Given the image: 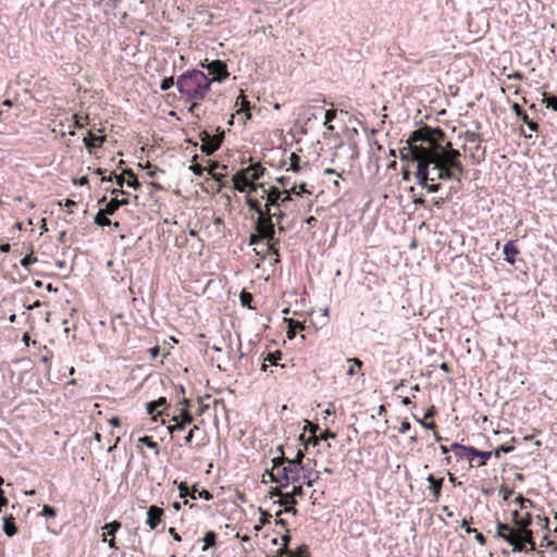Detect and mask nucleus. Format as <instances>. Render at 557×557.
I'll list each match as a JSON object with an SVG mask.
<instances>
[{"label": "nucleus", "mask_w": 557, "mask_h": 557, "mask_svg": "<svg viewBox=\"0 0 557 557\" xmlns=\"http://www.w3.org/2000/svg\"><path fill=\"white\" fill-rule=\"evenodd\" d=\"M122 524L121 522L114 520L110 523H106L102 527L103 533H102V542H107L108 536L114 537L115 533L121 529Z\"/></svg>", "instance_id": "23"}, {"label": "nucleus", "mask_w": 557, "mask_h": 557, "mask_svg": "<svg viewBox=\"0 0 557 557\" xmlns=\"http://www.w3.org/2000/svg\"><path fill=\"white\" fill-rule=\"evenodd\" d=\"M503 252L505 255V260L510 264H515L519 249L513 240H509L504 245Z\"/></svg>", "instance_id": "19"}, {"label": "nucleus", "mask_w": 557, "mask_h": 557, "mask_svg": "<svg viewBox=\"0 0 557 557\" xmlns=\"http://www.w3.org/2000/svg\"><path fill=\"white\" fill-rule=\"evenodd\" d=\"M450 448L458 459H467L468 460V451L456 448L455 443H453L450 445Z\"/></svg>", "instance_id": "57"}, {"label": "nucleus", "mask_w": 557, "mask_h": 557, "mask_svg": "<svg viewBox=\"0 0 557 557\" xmlns=\"http://www.w3.org/2000/svg\"><path fill=\"white\" fill-rule=\"evenodd\" d=\"M212 79L200 70H187L176 79V88L181 95V99L191 102L188 111L199 106V101L203 100L211 87Z\"/></svg>", "instance_id": "1"}, {"label": "nucleus", "mask_w": 557, "mask_h": 557, "mask_svg": "<svg viewBox=\"0 0 557 557\" xmlns=\"http://www.w3.org/2000/svg\"><path fill=\"white\" fill-rule=\"evenodd\" d=\"M209 74L212 75L210 79L213 82H223L226 77H228L230 73L227 71L226 64L221 60H213L206 65Z\"/></svg>", "instance_id": "9"}, {"label": "nucleus", "mask_w": 557, "mask_h": 557, "mask_svg": "<svg viewBox=\"0 0 557 557\" xmlns=\"http://www.w3.org/2000/svg\"><path fill=\"white\" fill-rule=\"evenodd\" d=\"M239 299L243 306H248L250 308V301L252 300V295L250 293L243 290Z\"/></svg>", "instance_id": "54"}, {"label": "nucleus", "mask_w": 557, "mask_h": 557, "mask_svg": "<svg viewBox=\"0 0 557 557\" xmlns=\"http://www.w3.org/2000/svg\"><path fill=\"white\" fill-rule=\"evenodd\" d=\"M515 503H517L520 506V508H522V509L531 507L533 505V502L531 499L525 498L522 495H519L518 497H516Z\"/></svg>", "instance_id": "51"}, {"label": "nucleus", "mask_w": 557, "mask_h": 557, "mask_svg": "<svg viewBox=\"0 0 557 557\" xmlns=\"http://www.w3.org/2000/svg\"><path fill=\"white\" fill-rule=\"evenodd\" d=\"M432 141L421 131H414L408 138L406 146L399 149L400 159L413 161L417 164H421L424 161L432 163L430 159Z\"/></svg>", "instance_id": "2"}, {"label": "nucleus", "mask_w": 557, "mask_h": 557, "mask_svg": "<svg viewBox=\"0 0 557 557\" xmlns=\"http://www.w3.org/2000/svg\"><path fill=\"white\" fill-rule=\"evenodd\" d=\"M106 140L104 136H97L88 132L87 137L84 138V144L88 149L100 147Z\"/></svg>", "instance_id": "26"}, {"label": "nucleus", "mask_w": 557, "mask_h": 557, "mask_svg": "<svg viewBox=\"0 0 557 557\" xmlns=\"http://www.w3.org/2000/svg\"><path fill=\"white\" fill-rule=\"evenodd\" d=\"M512 521L517 527L516 530H525L529 529V525L532 523V516L528 512L521 517L519 512L515 510L512 511Z\"/></svg>", "instance_id": "20"}, {"label": "nucleus", "mask_w": 557, "mask_h": 557, "mask_svg": "<svg viewBox=\"0 0 557 557\" xmlns=\"http://www.w3.org/2000/svg\"><path fill=\"white\" fill-rule=\"evenodd\" d=\"M493 456V453L492 451H483V450H480V454L478 457H480V461L478 462V467H482L484 465H486L487 460Z\"/></svg>", "instance_id": "52"}, {"label": "nucleus", "mask_w": 557, "mask_h": 557, "mask_svg": "<svg viewBox=\"0 0 557 557\" xmlns=\"http://www.w3.org/2000/svg\"><path fill=\"white\" fill-rule=\"evenodd\" d=\"M281 207H273V208H270V216H271V222H273V219L276 220L277 223H280L282 221V219L285 216V213L280 209Z\"/></svg>", "instance_id": "41"}, {"label": "nucleus", "mask_w": 557, "mask_h": 557, "mask_svg": "<svg viewBox=\"0 0 557 557\" xmlns=\"http://www.w3.org/2000/svg\"><path fill=\"white\" fill-rule=\"evenodd\" d=\"M36 258L33 256V255H27L25 256L22 260H21V264L22 267H24L25 269H27L30 264H33L34 262H36Z\"/></svg>", "instance_id": "61"}, {"label": "nucleus", "mask_w": 557, "mask_h": 557, "mask_svg": "<svg viewBox=\"0 0 557 557\" xmlns=\"http://www.w3.org/2000/svg\"><path fill=\"white\" fill-rule=\"evenodd\" d=\"M292 194H293L292 188L285 189L284 193L281 194V199H280L281 207L285 206L286 202L292 200Z\"/></svg>", "instance_id": "58"}, {"label": "nucleus", "mask_w": 557, "mask_h": 557, "mask_svg": "<svg viewBox=\"0 0 557 557\" xmlns=\"http://www.w3.org/2000/svg\"><path fill=\"white\" fill-rule=\"evenodd\" d=\"M282 358V352L280 350H276L274 352H270L267 358L264 359V361H268L271 366H275L277 367L278 363L277 361L281 360Z\"/></svg>", "instance_id": "43"}, {"label": "nucleus", "mask_w": 557, "mask_h": 557, "mask_svg": "<svg viewBox=\"0 0 557 557\" xmlns=\"http://www.w3.org/2000/svg\"><path fill=\"white\" fill-rule=\"evenodd\" d=\"M450 146H451V144L447 143V145L445 147L444 154H446L447 157L451 158L453 160H459L460 152L458 150H456V149H451Z\"/></svg>", "instance_id": "48"}, {"label": "nucleus", "mask_w": 557, "mask_h": 557, "mask_svg": "<svg viewBox=\"0 0 557 557\" xmlns=\"http://www.w3.org/2000/svg\"><path fill=\"white\" fill-rule=\"evenodd\" d=\"M263 239L268 240L269 252L271 255L278 256L277 245L280 243V239L277 237H275V233L271 237H263V236H261L260 232H257V234H251L250 235V245L257 244Z\"/></svg>", "instance_id": "11"}, {"label": "nucleus", "mask_w": 557, "mask_h": 557, "mask_svg": "<svg viewBox=\"0 0 557 557\" xmlns=\"http://www.w3.org/2000/svg\"><path fill=\"white\" fill-rule=\"evenodd\" d=\"M126 205H128L127 198H123V199L112 198L106 205L104 211L107 214L112 215L115 213L116 210H119L120 207L126 206Z\"/></svg>", "instance_id": "25"}, {"label": "nucleus", "mask_w": 557, "mask_h": 557, "mask_svg": "<svg viewBox=\"0 0 557 557\" xmlns=\"http://www.w3.org/2000/svg\"><path fill=\"white\" fill-rule=\"evenodd\" d=\"M196 496L197 498H202L205 500H210L213 497V495L208 490H202L200 492L197 491Z\"/></svg>", "instance_id": "62"}, {"label": "nucleus", "mask_w": 557, "mask_h": 557, "mask_svg": "<svg viewBox=\"0 0 557 557\" xmlns=\"http://www.w3.org/2000/svg\"><path fill=\"white\" fill-rule=\"evenodd\" d=\"M431 165H433V168H432L433 176L432 177H435V181L436 180H441V181L456 180L458 183H460V180L458 177H455L454 172L450 171L449 169L442 168L440 164H436V162H432Z\"/></svg>", "instance_id": "15"}, {"label": "nucleus", "mask_w": 557, "mask_h": 557, "mask_svg": "<svg viewBox=\"0 0 557 557\" xmlns=\"http://www.w3.org/2000/svg\"><path fill=\"white\" fill-rule=\"evenodd\" d=\"M249 176L245 173L244 170L235 173L233 175L234 189L239 193H246L249 186Z\"/></svg>", "instance_id": "16"}, {"label": "nucleus", "mask_w": 557, "mask_h": 557, "mask_svg": "<svg viewBox=\"0 0 557 557\" xmlns=\"http://www.w3.org/2000/svg\"><path fill=\"white\" fill-rule=\"evenodd\" d=\"M304 450L302 449H299L296 454V457L294 459H288L289 462H297V468L299 470H302V459H304Z\"/></svg>", "instance_id": "53"}, {"label": "nucleus", "mask_w": 557, "mask_h": 557, "mask_svg": "<svg viewBox=\"0 0 557 557\" xmlns=\"http://www.w3.org/2000/svg\"><path fill=\"white\" fill-rule=\"evenodd\" d=\"M220 168L222 170H226L227 169L226 165H221L219 162H212V164L208 169V172L212 175V178L215 180V181H220L224 176V174H222V173H215L214 172L216 169H220Z\"/></svg>", "instance_id": "38"}, {"label": "nucleus", "mask_w": 557, "mask_h": 557, "mask_svg": "<svg viewBox=\"0 0 557 557\" xmlns=\"http://www.w3.org/2000/svg\"><path fill=\"white\" fill-rule=\"evenodd\" d=\"M512 110L516 113V115L520 117L524 124H527L530 131L536 132L539 129V124L530 120L528 114L522 110V108L518 103L512 104Z\"/></svg>", "instance_id": "18"}, {"label": "nucleus", "mask_w": 557, "mask_h": 557, "mask_svg": "<svg viewBox=\"0 0 557 557\" xmlns=\"http://www.w3.org/2000/svg\"><path fill=\"white\" fill-rule=\"evenodd\" d=\"M513 448L515 447L512 445H500L492 453H493V456H495L496 458H499L502 453L508 454V453L512 451Z\"/></svg>", "instance_id": "47"}, {"label": "nucleus", "mask_w": 557, "mask_h": 557, "mask_svg": "<svg viewBox=\"0 0 557 557\" xmlns=\"http://www.w3.org/2000/svg\"><path fill=\"white\" fill-rule=\"evenodd\" d=\"M348 362L351 363L349 369L347 370L348 375H355L356 374V368L360 369L362 367V361L358 358H350L348 359Z\"/></svg>", "instance_id": "44"}, {"label": "nucleus", "mask_w": 557, "mask_h": 557, "mask_svg": "<svg viewBox=\"0 0 557 557\" xmlns=\"http://www.w3.org/2000/svg\"><path fill=\"white\" fill-rule=\"evenodd\" d=\"M465 137L466 140L471 144L481 141V135L472 131H467Z\"/></svg>", "instance_id": "50"}, {"label": "nucleus", "mask_w": 557, "mask_h": 557, "mask_svg": "<svg viewBox=\"0 0 557 557\" xmlns=\"http://www.w3.org/2000/svg\"><path fill=\"white\" fill-rule=\"evenodd\" d=\"M259 188L263 191V188L265 187L263 186V184H256L255 182H249V186L246 193H256Z\"/></svg>", "instance_id": "63"}, {"label": "nucleus", "mask_w": 557, "mask_h": 557, "mask_svg": "<svg viewBox=\"0 0 557 557\" xmlns=\"http://www.w3.org/2000/svg\"><path fill=\"white\" fill-rule=\"evenodd\" d=\"M218 134L211 135L207 131H202L199 133V138L201 140L200 150L207 156L213 154L221 146L224 139V132L220 131V127L216 128Z\"/></svg>", "instance_id": "6"}, {"label": "nucleus", "mask_w": 557, "mask_h": 557, "mask_svg": "<svg viewBox=\"0 0 557 557\" xmlns=\"http://www.w3.org/2000/svg\"><path fill=\"white\" fill-rule=\"evenodd\" d=\"M546 108L552 109L553 111L557 112V97L554 95H544V100Z\"/></svg>", "instance_id": "40"}, {"label": "nucleus", "mask_w": 557, "mask_h": 557, "mask_svg": "<svg viewBox=\"0 0 557 557\" xmlns=\"http://www.w3.org/2000/svg\"><path fill=\"white\" fill-rule=\"evenodd\" d=\"M285 321L288 323L287 337L289 339L296 336L298 330H304L305 327L302 322L293 319H285Z\"/></svg>", "instance_id": "29"}, {"label": "nucleus", "mask_w": 557, "mask_h": 557, "mask_svg": "<svg viewBox=\"0 0 557 557\" xmlns=\"http://www.w3.org/2000/svg\"><path fill=\"white\" fill-rule=\"evenodd\" d=\"M292 191H293V194H295V195H297V196H301V195H304V194H311V191L307 189L306 184H301V185L298 187V189H297V186H295V185H294V186L292 187Z\"/></svg>", "instance_id": "59"}, {"label": "nucleus", "mask_w": 557, "mask_h": 557, "mask_svg": "<svg viewBox=\"0 0 557 557\" xmlns=\"http://www.w3.org/2000/svg\"><path fill=\"white\" fill-rule=\"evenodd\" d=\"M497 532L496 536L506 541L510 546H512L513 552H525V544H530V550L534 549V540L533 532L530 529L525 530H515L507 523H503L500 521L497 522Z\"/></svg>", "instance_id": "3"}, {"label": "nucleus", "mask_w": 557, "mask_h": 557, "mask_svg": "<svg viewBox=\"0 0 557 557\" xmlns=\"http://www.w3.org/2000/svg\"><path fill=\"white\" fill-rule=\"evenodd\" d=\"M123 174H126L128 176V180L126 181V185L131 188L137 189L140 187V183L136 175L134 174L133 170L127 169L123 172Z\"/></svg>", "instance_id": "35"}, {"label": "nucleus", "mask_w": 557, "mask_h": 557, "mask_svg": "<svg viewBox=\"0 0 557 557\" xmlns=\"http://www.w3.org/2000/svg\"><path fill=\"white\" fill-rule=\"evenodd\" d=\"M246 202L249 210L258 214L255 223L256 231L263 237H271L274 234V222H271L270 210L262 209L259 200L253 198H247Z\"/></svg>", "instance_id": "4"}, {"label": "nucleus", "mask_w": 557, "mask_h": 557, "mask_svg": "<svg viewBox=\"0 0 557 557\" xmlns=\"http://www.w3.org/2000/svg\"><path fill=\"white\" fill-rule=\"evenodd\" d=\"M277 470L278 469H277L276 460H275V458H273L271 469H267L263 475L264 476L268 475L271 482L281 483L278 475H276Z\"/></svg>", "instance_id": "34"}, {"label": "nucleus", "mask_w": 557, "mask_h": 557, "mask_svg": "<svg viewBox=\"0 0 557 557\" xmlns=\"http://www.w3.org/2000/svg\"><path fill=\"white\" fill-rule=\"evenodd\" d=\"M466 532L469 534L474 533V537L480 545L484 546L486 544L485 536L481 532L476 531V529L467 528Z\"/></svg>", "instance_id": "45"}, {"label": "nucleus", "mask_w": 557, "mask_h": 557, "mask_svg": "<svg viewBox=\"0 0 557 557\" xmlns=\"http://www.w3.org/2000/svg\"><path fill=\"white\" fill-rule=\"evenodd\" d=\"M323 115H324V125H327V123H331L335 119L336 111L324 110Z\"/></svg>", "instance_id": "60"}, {"label": "nucleus", "mask_w": 557, "mask_h": 557, "mask_svg": "<svg viewBox=\"0 0 557 557\" xmlns=\"http://www.w3.org/2000/svg\"><path fill=\"white\" fill-rule=\"evenodd\" d=\"M3 532L8 536H13L17 532V528L14 522V518L12 516L10 517H3Z\"/></svg>", "instance_id": "30"}, {"label": "nucleus", "mask_w": 557, "mask_h": 557, "mask_svg": "<svg viewBox=\"0 0 557 557\" xmlns=\"http://www.w3.org/2000/svg\"><path fill=\"white\" fill-rule=\"evenodd\" d=\"M336 434L330 430L324 431L319 437L318 436H311L308 438L307 442H305L304 435L299 436V440L304 442L305 449H307L309 444H312L313 446L319 444V441H327L329 438H335Z\"/></svg>", "instance_id": "21"}, {"label": "nucleus", "mask_w": 557, "mask_h": 557, "mask_svg": "<svg viewBox=\"0 0 557 557\" xmlns=\"http://www.w3.org/2000/svg\"><path fill=\"white\" fill-rule=\"evenodd\" d=\"M178 491H180V496L182 498H185V497L189 496L193 499H197V496H196L197 490H196V487L194 486L193 491L190 492L186 482H181L178 484Z\"/></svg>", "instance_id": "32"}, {"label": "nucleus", "mask_w": 557, "mask_h": 557, "mask_svg": "<svg viewBox=\"0 0 557 557\" xmlns=\"http://www.w3.org/2000/svg\"><path fill=\"white\" fill-rule=\"evenodd\" d=\"M324 100H311L304 109V114L307 116L308 120L311 117L318 119L320 115L324 112Z\"/></svg>", "instance_id": "13"}, {"label": "nucleus", "mask_w": 557, "mask_h": 557, "mask_svg": "<svg viewBox=\"0 0 557 557\" xmlns=\"http://www.w3.org/2000/svg\"><path fill=\"white\" fill-rule=\"evenodd\" d=\"M444 152L445 147L441 146L440 144H436L433 140L430 152V159L432 160V162H436V164H440L442 168H446L453 171V164L457 163L459 160H453L451 158L444 154Z\"/></svg>", "instance_id": "7"}, {"label": "nucleus", "mask_w": 557, "mask_h": 557, "mask_svg": "<svg viewBox=\"0 0 557 557\" xmlns=\"http://www.w3.org/2000/svg\"><path fill=\"white\" fill-rule=\"evenodd\" d=\"M199 431V428L197 425H194L189 432L187 433V435L184 437V444L186 446H189L191 447V443H193V440L195 437V433Z\"/></svg>", "instance_id": "49"}, {"label": "nucleus", "mask_w": 557, "mask_h": 557, "mask_svg": "<svg viewBox=\"0 0 557 557\" xmlns=\"http://www.w3.org/2000/svg\"><path fill=\"white\" fill-rule=\"evenodd\" d=\"M202 541L205 542V545L202 547V552H206L210 547L215 546L216 544V534L213 531H208L205 533V536L202 537Z\"/></svg>", "instance_id": "31"}, {"label": "nucleus", "mask_w": 557, "mask_h": 557, "mask_svg": "<svg viewBox=\"0 0 557 557\" xmlns=\"http://www.w3.org/2000/svg\"><path fill=\"white\" fill-rule=\"evenodd\" d=\"M139 442L141 444H145L147 447H149L151 449H154L157 455L159 454L158 443L152 441V438L150 436H143V437L139 438Z\"/></svg>", "instance_id": "42"}, {"label": "nucleus", "mask_w": 557, "mask_h": 557, "mask_svg": "<svg viewBox=\"0 0 557 557\" xmlns=\"http://www.w3.org/2000/svg\"><path fill=\"white\" fill-rule=\"evenodd\" d=\"M260 524L261 525H265L267 523H270L271 519H272V515L265 510H262L260 509Z\"/></svg>", "instance_id": "56"}, {"label": "nucleus", "mask_w": 557, "mask_h": 557, "mask_svg": "<svg viewBox=\"0 0 557 557\" xmlns=\"http://www.w3.org/2000/svg\"><path fill=\"white\" fill-rule=\"evenodd\" d=\"M41 515L45 516V517L53 518V517L57 516V510L53 507L49 506V505H45L42 507Z\"/></svg>", "instance_id": "55"}, {"label": "nucleus", "mask_w": 557, "mask_h": 557, "mask_svg": "<svg viewBox=\"0 0 557 557\" xmlns=\"http://www.w3.org/2000/svg\"><path fill=\"white\" fill-rule=\"evenodd\" d=\"M236 107H239L236 111L237 114H240V113H244L245 114V117H244V123L247 121V120H250L251 119V113H250V102L243 96L240 95L237 100H236V103H235Z\"/></svg>", "instance_id": "22"}, {"label": "nucleus", "mask_w": 557, "mask_h": 557, "mask_svg": "<svg viewBox=\"0 0 557 557\" xmlns=\"http://www.w3.org/2000/svg\"><path fill=\"white\" fill-rule=\"evenodd\" d=\"M173 86H176V81L173 77H165L162 79L160 84V89L166 91L171 89Z\"/></svg>", "instance_id": "46"}, {"label": "nucleus", "mask_w": 557, "mask_h": 557, "mask_svg": "<svg viewBox=\"0 0 557 557\" xmlns=\"http://www.w3.org/2000/svg\"><path fill=\"white\" fill-rule=\"evenodd\" d=\"M426 481L430 483V488L432 491V502H438L444 478L437 479L433 474H429Z\"/></svg>", "instance_id": "17"}, {"label": "nucleus", "mask_w": 557, "mask_h": 557, "mask_svg": "<svg viewBox=\"0 0 557 557\" xmlns=\"http://www.w3.org/2000/svg\"><path fill=\"white\" fill-rule=\"evenodd\" d=\"M177 411L178 413L174 414L171 418V421L175 423L168 426V431L170 434H173L174 432L177 431H183L186 428V425L191 424L194 421V417L186 408H178Z\"/></svg>", "instance_id": "8"}, {"label": "nucleus", "mask_w": 557, "mask_h": 557, "mask_svg": "<svg viewBox=\"0 0 557 557\" xmlns=\"http://www.w3.org/2000/svg\"><path fill=\"white\" fill-rule=\"evenodd\" d=\"M281 555H285V557H309V549L307 545H300L297 552H294L289 548H280Z\"/></svg>", "instance_id": "24"}, {"label": "nucleus", "mask_w": 557, "mask_h": 557, "mask_svg": "<svg viewBox=\"0 0 557 557\" xmlns=\"http://www.w3.org/2000/svg\"><path fill=\"white\" fill-rule=\"evenodd\" d=\"M300 157L293 152L290 153L288 161H283V165L286 166L287 171H293L295 173L300 171Z\"/></svg>", "instance_id": "28"}, {"label": "nucleus", "mask_w": 557, "mask_h": 557, "mask_svg": "<svg viewBox=\"0 0 557 557\" xmlns=\"http://www.w3.org/2000/svg\"><path fill=\"white\" fill-rule=\"evenodd\" d=\"M304 495V490H302V486L301 485H295L292 490V492L289 493H286V497L288 498V503L290 505H296L297 502L295 499L296 496H302Z\"/></svg>", "instance_id": "37"}, {"label": "nucleus", "mask_w": 557, "mask_h": 557, "mask_svg": "<svg viewBox=\"0 0 557 557\" xmlns=\"http://www.w3.org/2000/svg\"><path fill=\"white\" fill-rule=\"evenodd\" d=\"M455 447L461 450L468 451V460L471 462L475 457L479 456L480 450L472 446H465L459 443H455Z\"/></svg>", "instance_id": "36"}, {"label": "nucleus", "mask_w": 557, "mask_h": 557, "mask_svg": "<svg viewBox=\"0 0 557 557\" xmlns=\"http://www.w3.org/2000/svg\"><path fill=\"white\" fill-rule=\"evenodd\" d=\"M244 171L249 176L250 182H256L263 175L264 169L260 164H252Z\"/></svg>", "instance_id": "27"}, {"label": "nucleus", "mask_w": 557, "mask_h": 557, "mask_svg": "<svg viewBox=\"0 0 557 557\" xmlns=\"http://www.w3.org/2000/svg\"><path fill=\"white\" fill-rule=\"evenodd\" d=\"M432 163H429V161H424L421 164H417V172H416V178L417 183L426 188L430 182H434L435 177L430 176V165Z\"/></svg>", "instance_id": "10"}, {"label": "nucleus", "mask_w": 557, "mask_h": 557, "mask_svg": "<svg viewBox=\"0 0 557 557\" xmlns=\"http://www.w3.org/2000/svg\"><path fill=\"white\" fill-rule=\"evenodd\" d=\"M278 450L281 451L282 456L275 457L276 463H277V471L276 475H278L281 483L283 486H287L288 482H299L300 481V471L297 468V462H289L287 458L283 456V448L282 446H278Z\"/></svg>", "instance_id": "5"}, {"label": "nucleus", "mask_w": 557, "mask_h": 557, "mask_svg": "<svg viewBox=\"0 0 557 557\" xmlns=\"http://www.w3.org/2000/svg\"><path fill=\"white\" fill-rule=\"evenodd\" d=\"M154 404H156V407L159 408V411H158V416H163L165 414V410L168 409V400L165 397H159L157 400H153ZM166 416L169 417V414L166 413Z\"/></svg>", "instance_id": "39"}, {"label": "nucleus", "mask_w": 557, "mask_h": 557, "mask_svg": "<svg viewBox=\"0 0 557 557\" xmlns=\"http://www.w3.org/2000/svg\"><path fill=\"white\" fill-rule=\"evenodd\" d=\"M163 512L164 511L162 508L154 505L148 508L146 523L151 530L157 529V527L160 524Z\"/></svg>", "instance_id": "14"}, {"label": "nucleus", "mask_w": 557, "mask_h": 557, "mask_svg": "<svg viewBox=\"0 0 557 557\" xmlns=\"http://www.w3.org/2000/svg\"><path fill=\"white\" fill-rule=\"evenodd\" d=\"M146 410H147V413H148V414H151V416H152V414H154V413H157V414H158L159 408H158V407H156V404H154V401L152 400V401H149V403H147V404H146Z\"/></svg>", "instance_id": "64"}, {"label": "nucleus", "mask_w": 557, "mask_h": 557, "mask_svg": "<svg viewBox=\"0 0 557 557\" xmlns=\"http://www.w3.org/2000/svg\"><path fill=\"white\" fill-rule=\"evenodd\" d=\"M281 191L277 187H270L269 189L263 188V194L261 195L262 198H267L265 207L268 210L273 207H281L280 199H281Z\"/></svg>", "instance_id": "12"}, {"label": "nucleus", "mask_w": 557, "mask_h": 557, "mask_svg": "<svg viewBox=\"0 0 557 557\" xmlns=\"http://www.w3.org/2000/svg\"><path fill=\"white\" fill-rule=\"evenodd\" d=\"M106 215H108V214L106 213L104 209H100L95 216V220H94L95 224H97L99 226L111 225L112 224L111 220Z\"/></svg>", "instance_id": "33"}]
</instances>
